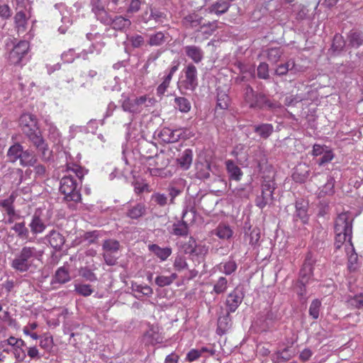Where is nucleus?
<instances>
[{"label":"nucleus","mask_w":363,"mask_h":363,"mask_svg":"<svg viewBox=\"0 0 363 363\" xmlns=\"http://www.w3.org/2000/svg\"><path fill=\"white\" fill-rule=\"evenodd\" d=\"M23 150V147L19 143H16L11 146L7 152L9 161L15 162L17 160H19Z\"/></svg>","instance_id":"37998d69"},{"label":"nucleus","mask_w":363,"mask_h":363,"mask_svg":"<svg viewBox=\"0 0 363 363\" xmlns=\"http://www.w3.org/2000/svg\"><path fill=\"white\" fill-rule=\"evenodd\" d=\"M348 258L347 267L350 272L356 271L359 267L358 256L354 251L352 244H350V247L346 248Z\"/></svg>","instance_id":"c756f323"},{"label":"nucleus","mask_w":363,"mask_h":363,"mask_svg":"<svg viewBox=\"0 0 363 363\" xmlns=\"http://www.w3.org/2000/svg\"><path fill=\"white\" fill-rule=\"evenodd\" d=\"M193 160V152L190 149H186L177 158V162L183 169H188Z\"/></svg>","instance_id":"f704fd0d"},{"label":"nucleus","mask_w":363,"mask_h":363,"mask_svg":"<svg viewBox=\"0 0 363 363\" xmlns=\"http://www.w3.org/2000/svg\"><path fill=\"white\" fill-rule=\"evenodd\" d=\"M230 7V3L226 1H218L206 9L209 13H215L218 16L225 13Z\"/></svg>","instance_id":"c9c22d12"},{"label":"nucleus","mask_w":363,"mask_h":363,"mask_svg":"<svg viewBox=\"0 0 363 363\" xmlns=\"http://www.w3.org/2000/svg\"><path fill=\"white\" fill-rule=\"evenodd\" d=\"M172 231L175 235H186L188 234V225L185 221H179L174 223Z\"/></svg>","instance_id":"5fc2aeb1"},{"label":"nucleus","mask_w":363,"mask_h":363,"mask_svg":"<svg viewBox=\"0 0 363 363\" xmlns=\"http://www.w3.org/2000/svg\"><path fill=\"white\" fill-rule=\"evenodd\" d=\"M153 99L147 96L128 97L122 95L121 106L124 111L132 114L140 113L146 107L151 106Z\"/></svg>","instance_id":"39448f33"},{"label":"nucleus","mask_w":363,"mask_h":363,"mask_svg":"<svg viewBox=\"0 0 363 363\" xmlns=\"http://www.w3.org/2000/svg\"><path fill=\"white\" fill-rule=\"evenodd\" d=\"M30 141L34 145L36 149L41 152L44 159H48L50 152L48 150V145L42 136L39 128L35 131H30L26 133Z\"/></svg>","instance_id":"ddd939ff"},{"label":"nucleus","mask_w":363,"mask_h":363,"mask_svg":"<svg viewBox=\"0 0 363 363\" xmlns=\"http://www.w3.org/2000/svg\"><path fill=\"white\" fill-rule=\"evenodd\" d=\"M214 350L212 348L208 347H201L196 349L191 350L186 354V359L188 362H194L197 360L199 357H206L208 355H213Z\"/></svg>","instance_id":"412c9836"},{"label":"nucleus","mask_w":363,"mask_h":363,"mask_svg":"<svg viewBox=\"0 0 363 363\" xmlns=\"http://www.w3.org/2000/svg\"><path fill=\"white\" fill-rule=\"evenodd\" d=\"M289 71H291L294 74L299 71L296 66L295 61L292 59L288 60L284 64L279 65L275 69V73L277 75L283 76L286 74Z\"/></svg>","instance_id":"473e14b6"},{"label":"nucleus","mask_w":363,"mask_h":363,"mask_svg":"<svg viewBox=\"0 0 363 363\" xmlns=\"http://www.w3.org/2000/svg\"><path fill=\"white\" fill-rule=\"evenodd\" d=\"M120 244L115 240H106L103 244L104 252H117L119 250Z\"/></svg>","instance_id":"052dcab7"},{"label":"nucleus","mask_w":363,"mask_h":363,"mask_svg":"<svg viewBox=\"0 0 363 363\" xmlns=\"http://www.w3.org/2000/svg\"><path fill=\"white\" fill-rule=\"evenodd\" d=\"M20 164L23 167L33 166L36 162L35 155L28 150L22 152V154L19 158Z\"/></svg>","instance_id":"c03bdc74"},{"label":"nucleus","mask_w":363,"mask_h":363,"mask_svg":"<svg viewBox=\"0 0 363 363\" xmlns=\"http://www.w3.org/2000/svg\"><path fill=\"white\" fill-rule=\"evenodd\" d=\"M254 130L262 138H268L274 131V127L270 123H262L260 125H255Z\"/></svg>","instance_id":"4c0bfd02"},{"label":"nucleus","mask_w":363,"mask_h":363,"mask_svg":"<svg viewBox=\"0 0 363 363\" xmlns=\"http://www.w3.org/2000/svg\"><path fill=\"white\" fill-rule=\"evenodd\" d=\"M184 72V79L179 81L178 86L182 90L193 91L198 85L197 69L193 64H189Z\"/></svg>","instance_id":"9b49d317"},{"label":"nucleus","mask_w":363,"mask_h":363,"mask_svg":"<svg viewBox=\"0 0 363 363\" xmlns=\"http://www.w3.org/2000/svg\"><path fill=\"white\" fill-rule=\"evenodd\" d=\"M67 171L73 172L75 176L80 180L84 177L85 174L84 169L76 164H68Z\"/></svg>","instance_id":"0e129e2a"},{"label":"nucleus","mask_w":363,"mask_h":363,"mask_svg":"<svg viewBox=\"0 0 363 363\" xmlns=\"http://www.w3.org/2000/svg\"><path fill=\"white\" fill-rule=\"evenodd\" d=\"M310 169L308 166L303 163L298 164L292 174L293 179L298 183H304L309 177Z\"/></svg>","instance_id":"b1692460"},{"label":"nucleus","mask_w":363,"mask_h":363,"mask_svg":"<svg viewBox=\"0 0 363 363\" xmlns=\"http://www.w3.org/2000/svg\"><path fill=\"white\" fill-rule=\"evenodd\" d=\"M55 7L60 11L62 23V25L59 27L58 30L60 33L64 34L72 23L70 12L64 4H57Z\"/></svg>","instance_id":"a211bd4d"},{"label":"nucleus","mask_w":363,"mask_h":363,"mask_svg":"<svg viewBox=\"0 0 363 363\" xmlns=\"http://www.w3.org/2000/svg\"><path fill=\"white\" fill-rule=\"evenodd\" d=\"M38 340H40L39 344L42 349L45 350V351H50L52 348L53 339L52 335H50L49 333H45L42 335H40Z\"/></svg>","instance_id":"de8ad7c7"},{"label":"nucleus","mask_w":363,"mask_h":363,"mask_svg":"<svg viewBox=\"0 0 363 363\" xmlns=\"http://www.w3.org/2000/svg\"><path fill=\"white\" fill-rule=\"evenodd\" d=\"M74 291H76V293L83 296H89L94 291V290L91 289V286L89 284L80 283L74 284Z\"/></svg>","instance_id":"6e6d98bb"},{"label":"nucleus","mask_w":363,"mask_h":363,"mask_svg":"<svg viewBox=\"0 0 363 363\" xmlns=\"http://www.w3.org/2000/svg\"><path fill=\"white\" fill-rule=\"evenodd\" d=\"M296 217L301 219L303 223H306L308 220V203L303 200H298L296 201Z\"/></svg>","instance_id":"7c9ffc66"},{"label":"nucleus","mask_w":363,"mask_h":363,"mask_svg":"<svg viewBox=\"0 0 363 363\" xmlns=\"http://www.w3.org/2000/svg\"><path fill=\"white\" fill-rule=\"evenodd\" d=\"M50 246L55 250H60L65 243L64 236L55 230H51L46 236Z\"/></svg>","instance_id":"bb28decb"},{"label":"nucleus","mask_w":363,"mask_h":363,"mask_svg":"<svg viewBox=\"0 0 363 363\" xmlns=\"http://www.w3.org/2000/svg\"><path fill=\"white\" fill-rule=\"evenodd\" d=\"M11 355L6 340L0 341V363H12L9 361Z\"/></svg>","instance_id":"a18cd8bd"},{"label":"nucleus","mask_w":363,"mask_h":363,"mask_svg":"<svg viewBox=\"0 0 363 363\" xmlns=\"http://www.w3.org/2000/svg\"><path fill=\"white\" fill-rule=\"evenodd\" d=\"M104 46V43L101 42H96L93 43L87 50H83L81 52L76 53L74 49H69L62 54V60L64 62L72 63L75 58H82L88 60L89 55L96 53L99 54Z\"/></svg>","instance_id":"0eeeda50"},{"label":"nucleus","mask_w":363,"mask_h":363,"mask_svg":"<svg viewBox=\"0 0 363 363\" xmlns=\"http://www.w3.org/2000/svg\"><path fill=\"white\" fill-rule=\"evenodd\" d=\"M335 245L337 249H340L341 246L345 244V247H349L352 244V219L347 213H342L338 215L335 223Z\"/></svg>","instance_id":"f03ea898"},{"label":"nucleus","mask_w":363,"mask_h":363,"mask_svg":"<svg viewBox=\"0 0 363 363\" xmlns=\"http://www.w3.org/2000/svg\"><path fill=\"white\" fill-rule=\"evenodd\" d=\"M350 305L360 308L363 307V294H359L347 300Z\"/></svg>","instance_id":"774afa93"},{"label":"nucleus","mask_w":363,"mask_h":363,"mask_svg":"<svg viewBox=\"0 0 363 363\" xmlns=\"http://www.w3.org/2000/svg\"><path fill=\"white\" fill-rule=\"evenodd\" d=\"M202 18L198 14L191 13L184 18V24L186 26L196 28L201 23Z\"/></svg>","instance_id":"09e8293b"},{"label":"nucleus","mask_w":363,"mask_h":363,"mask_svg":"<svg viewBox=\"0 0 363 363\" xmlns=\"http://www.w3.org/2000/svg\"><path fill=\"white\" fill-rule=\"evenodd\" d=\"M44 252L34 245L22 246L11 259L10 266L17 273L33 272L43 259Z\"/></svg>","instance_id":"f257e3e1"},{"label":"nucleus","mask_w":363,"mask_h":363,"mask_svg":"<svg viewBox=\"0 0 363 363\" xmlns=\"http://www.w3.org/2000/svg\"><path fill=\"white\" fill-rule=\"evenodd\" d=\"M79 275L85 280L89 281H95L97 279L96 274L89 269L86 267L81 268L79 270Z\"/></svg>","instance_id":"69168bd1"},{"label":"nucleus","mask_w":363,"mask_h":363,"mask_svg":"<svg viewBox=\"0 0 363 363\" xmlns=\"http://www.w3.org/2000/svg\"><path fill=\"white\" fill-rule=\"evenodd\" d=\"M167 35L162 31H158L149 35L148 44L150 46H160L167 40Z\"/></svg>","instance_id":"58836bf2"},{"label":"nucleus","mask_w":363,"mask_h":363,"mask_svg":"<svg viewBox=\"0 0 363 363\" xmlns=\"http://www.w3.org/2000/svg\"><path fill=\"white\" fill-rule=\"evenodd\" d=\"M145 212V206L143 203H138L131 208L128 212V216L133 219H137Z\"/></svg>","instance_id":"3c124183"},{"label":"nucleus","mask_w":363,"mask_h":363,"mask_svg":"<svg viewBox=\"0 0 363 363\" xmlns=\"http://www.w3.org/2000/svg\"><path fill=\"white\" fill-rule=\"evenodd\" d=\"M244 99L251 108L272 110L279 107L277 103L269 100L263 94L256 93L250 86L245 89Z\"/></svg>","instance_id":"7ed1b4c3"},{"label":"nucleus","mask_w":363,"mask_h":363,"mask_svg":"<svg viewBox=\"0 0 363 363\" xmlns=\"http://www.w3.org/2000/svg\"><path fill=\"white\" fill-rule=\"evenodd\" d=\"M16 199V195L13 192L8 198L0 200L1 222L11 225L22 218L20 211L15 208L14 202Z\"/></svg>","instance_id":"20e7f679"},{"label":"nucleus","mask_w":363,"mask_h":363,"mask_svg":"<svg viewBox=\"0 0 363 363\" xmlns=\"http://www.w3.org/2000/svg\"><path fill=\"white\" fill-rule=\"evenodd\" d=\"M173 267L177 272L188 269V264L185 257L183 255H177L174 259Z\"/></svg>","instance_id":"bf43d9fd"},{"label":"nucleus","mask_w":363,"mask_h":363,"mask_svg":"<svg viewBox=\"0 0 363 363\" xmlns=\"http://www.w3.org/2000/svg\"><path fill=\"white\" fill-rule=\"evenodd\" d=\"M77 179L72 175L64 176L60 180V191L67 201L79 202L82 197Z\"/></svg>","instance_id":"423d86ee"},{"label":"nucleus","mask_w":363,"mask_h":363,"mask_svg":"<svg viewBox=\"0 0 363 363\" xmlns=\"http://www.w3.org/2000/svg\"><path fill=\"white\" fill-rule=\"evenodd\" d=\"M38 327V324L36 322H28L26 325L23 328V333L25 335L29 336L34 340H38L40 335H38L34 330Z\"/></svg>","instance_id":"49530a36"},{"label":"nucleus","mask_w":363,"mask_h":363,"mask_svg":"<svg viewBox=\"0 0 363 363\" xmlns=\"http://www.w3.org/2000/svg\"><path fill=\"white\" fill-rule=\"evenodd\" d=\"M93 10L96 11L95 12L96 15L101 16V21H103L106 24H111L113 28L115 30H125L126 28H128L131 24L130 21L127 18H124L122 16H116L113 19L111 18V17L108 16L106 12L99 6L94 7Z\"/></svg>","instance_id":"9d476101"},{"label":"nucleus","mask_w":363,"mask_h":363,"mask_svg":"<svg viewBox=\"0 0 363 363\" xmlns=\"http://www.w3.org/2000/svg\"><path fill=\"white\" fill-rule=\"evenodd\" d=\"M350 45L353 48H359L363 43V35L359 32H350L348 35Z\"/></svg>","instance_id":"864d4df0"},{"label":"nucleus","mask_w":363,"mask_h":363,"mask_svg":"<svg viewBox=\"0 0 363 363\" xmlns=\"http://www.w3.org/2000/svg\"><path fill=\"white\" fill-rule=\"evenodd\" d=\"M28 226L31 233L34 235L43 233L46 228V225L45 224L43 219L36 214L32 216Z\"/></svg>","instance_id":"cd10ccee"},{"label":"nucleus","mask_w":363,"mask_h":363,"mask_svg":"<svg viewBox=\"0 0 363 363\" xmlns=\"http://www.w3.org/2000/svg\"><path fill=\"white\" fill-rule=\"evenodd\" d=\"M184 49L186 56L194 62L198 64L203 59L204 53L200 47L196 45H186Z\"/></svg>","instance_id":"393cba45"},{"label":"nucleus","mask_w":363,"mask_h":363,"mask_svg":"<svg viewBox=\"0 0 363 363\" xmlns=\"http://www.w3.org/2000/svg\"><path fill=\"white\" fill-rule=\"evenodd\" d=\"M225 164L230 178L235 181H240L242 176L241 169L232 160H227Z\"/></svg>","instance_id":"e433bc0d"},{"label":"nucleus","mask_w":363,"mask_h":363,"mask_svg":"<svg viewBox=\"0 0 363 363\" xmlns=\"http://www.w3.org/2000/svg\"><path fill=\"white\" fill-rule=\"evenodd\" d=\"M20 125L23 132L26 134L38 129V121L35 116L31 113H23L19 119Z\"/></svg>","instance_id":"4468645a"},{"label":"nucleus","mask_w":363,"mask_h":363,"mask_svg":"<svg viewBox=\"0 0 363 363\" xmlns=\"http://www.w3.org/2000/svg\"><path fill=\"white\" fill-rule=\"evenodd\" d=\"M238 268L235 261L230 259L228 261L220 262L216 265V269L221 273L225 275H230L234 273Z\"/></svg>","instance_id":"72a5a7b5"},{"label":"nucleus","mask_w":363,"mask_h":363,"mask_svg":"<svg viewBox=\"0 0 363 363\" xmlns=\"http://www.w3.org/2000/svg\"><path fill=\"white\" fill-rule=\"evenodd\" d=\"M283 51L279 48H272L267 51V59L273 64L277 63L280 60Z\"/></svg>","instance_id":"8fccbe9b"},{"label":"nucleus","mask_w":363,"mask_h":363,"mask_svg":"<svg viewBox=\"0 0 363 363\" xmlns=\"http://www.w3.org/2000/svg\"><path fill=\"white\" fill-rule=\"evenodd\" d=\"M173 106L177 110L183 113L189 112L191 108L190 101L183 96L174 97Z\"/></svg>","instance_id":"2f4dec72"},{"label":"nucleus","mask_w":363,"mask_h":363,"mask_svg":"<svg viewBox=\"0 0 363 363\" xmlns=\"http://www.w3.org/2000/svg\"><path fill=\"white\" fill-rule=\"evenodd\" d=\"M228 289V280L224 277H220L213 286V292L216 294L224 293Z\"/></svg>","instance_id":"13d9d810"},{"label":"nucleus","mask_w":363,"mask_h":363,"mask_svg":"<svg viewBox=\"0 0 363 363\" xmlns=\"http://www.w3.org/2000/svg\"><path fill=\"white\" fill-rule=\"evenodd\" d=\"M243 299V295L238 289L233 290L230 293L226 299V306L229 312L233 313L236 311Z\"/></svg>","instance_id":"6ab92c4d"},{"label":"nucleus","mask_w":363,"mask_h":363,"mask_svg":"<svg viewBox=\"0 0 363 363\" xmlns=\"http://www.w3.org/2000/svg\"><path fill=\"white\" fill-rule=\"evenodd\" d=\"M184 134L182 129L172 130L169 128H162L158 134L162 141L166 143H172L177 142Z\"/></svg>","instance_id":"2eb2a0df"},{"label":"nucleus","mask_w":363,"mask_h":363,"mask_svg":"<svg viewBox=\"0 0 363 363\" xmlns=\"http://www.w3.org/2000/svg\"><path fill=\"white\" fill-rule=\"evenodd\" d=\"M177 278L176 273H172L169 276L160 274L156 277L155 281L159 287H164L171 285Z\"/></svg>","instance_id":"79ce46f5"},{"label":"nucleus","mask_w":363,"mask_h":363,"mask_svg":"<svg viewBox=\"0 0 363 363\" xmlns=\"http://www.w3.org/2000/svg\"><path fill=\"white\" fill-rule=\"evenodd\" d=\"M230 104V98L225 93L218 92L217 96V108L222 110L228 109Z\"/></svg>","instance_id":"4d7b16f0"},{"label":"nucleus","mask_w":363,"mask_h":363,"mask_svg":"<svg viewBox=\"0 0 363 363\" xmlns=\"http://www.w3.org/2000/svg\"><path fill=\"white\" fill-rule=\"evenodd\" d=\"M179 62L178 60L173 61L170 68L165 72L166 74L163 77V81L170 84L173 75L179 69Z\"/></svg>","instance_id":"680f3d73"},{"label":"nucleus","mask_w":363,"mask_h":363,"mask_svg":"<svg viewBox=\"0 0 363 363\" xmlns=\"http://www.w3.org/2000/svg\"><path fill=\"white\" fill-rule=\"evenodd\" d=\"M321 303L319 300L315 299L312 301L309 307V314L314 319H317L319 316V311Z\"/></svg>","instance_id":"e2e57ef3"},{"label":"nucleus","mask_w":363,"mask_h":363,"mask_svg":"<svg viewBox=\"0 0 363 363\" xmlns=\"http://www.w3.org/2000/svg\"><path fill=\"white\" fill-rule=\"evenodd\" d=\"M276 184L273 180H264L262 184V192L255 199L256 206L263 209L266 206L272 205L274 201V191Z\"/></svg>","instance_id":"6e6552de"},{"label":"nucleus","mask_w":363,"mask_h":363,"mask_svg":"<svg viewBox=\"0 0 363 363\" xmlns=\"http://www.w3.org/2000/svg\"><path fill=\"white\" fill-rule=\"evenodd\" d=\"M6 340L11 355L13 354L17 362L23 361L26 357L25 342L22 339L13 336L9 337Z\"/></svg>","instance_id":"f8f14e48"},{"label":"nucleus","mask_w":363,"mask_h":363,"mask_svg":"<svg viewBox=\"0 0 363 363\" xmlns=\"http://www.w3.org/2000/svg\"><path fill=\"white\" fill-rule=\"evenodd\" d=\"M45 123L49 140L55 145H60L62 143V136L57 125L48 119L45 121Z\"/></svg>","instance_id":"f3484780"},{"label":"nucleus","mask_w":363,"mask_h":363,"mask_svg":"<svg viewBox=\"0 0 363 363\" xmlns=\"http://www.w3.org/2000/svg\"><path fill=\"white\" fill-rule=\"evenodd\" d=\"M216 235L220 239H229L233 235L232 229L226 225H219L216 229Z\"/></svg>","instance_id":"603ef678"},{"label":"nucleus","mask_w":363,"mask_h":363,"mask_svg":"<svg viewBox=\"0 0 363 363\" xmlns=\"http://www.w3.org/2000/svg\"><path fill=\"white\" fill-rule=\"evenodd\" d=\"M313 264V260L309 257V255H308L299 274V281L303 286L309 282L312 277Z\"/></svg>","instance_id":"dca6fc26"},{"label":"nucleus","mask_w":363,"mask_h":363,"mask_svg":"<svg viewBox=\"0 0 363 363\" xmlns=\"http://www.w3.org/2000/svg\"><path fill=\"white\" fill-rule=\"evenodd\" d=\"M145 340L147 343L155 345L162 342V337L160 334V328L157 325H149L148 329L144 335Z\"/></svg>","instance_id":"4be33fe9"},{"label":"nucleus","mask_w":363,"mask_h":363,"mask_svg":"<svg viewBox=\"0 0 363 363\" xmlns=\"http://www.w3.org/2000/svg\"><path fill=\"white\" fill-rule=\"evenodd\" d=\"M55 282L65 284L70 279V275L68 269L65 267H61L57 269L55 274Z\"/></svg>","instance_id":"a19ab883"},{"label":"nucleus","mask_w":363,"mask_h":363,"mask_svg":"<svg viewBox=\"0 0 363 363\" xmlns=\"http://www.w3.org/2000/svg\"><path fill=\"white\" fill-rule=\"evenodd\" d=\"M11 228V230L14 231L16 236L21 240H28L30 231L26 225L24 220L21 222L15 221Z\"/></svg>","instance_id":"c85d7f7f"},{"label":"nucleus","mask_w":363,"mask_h":363,"mask_svg":"<svg viewBox=\"0 0 363 363\" xmlns=\"http://www.w3.org/2000/svg\"><path fill=\"white\" fill-rule=\"evenodd\" d=\"M151 201L160 206H164L167 204L168 198L164 194L155 193L151 196Z\"/></svg>","instance_id":"338daca9"},{"label":"nucleus","mask_w":363,"mask_h":363,"mask_svg":"<svg viewBox=\"0 0 363 363\" xmlns=\"http://www.w3.org/2000/svg\"><path fill=\"white\" fill-rule=\"evenodd\" d=\"M247 148L244 145H237L232 151V155L234 156L236 160L242 166L247 165L248 154Z\"/></svg>","instance_id":"a878e982"},{"label":"nucleus","mask_w":363,"mask_h":363,"mask_svg":"<svg viewBox=\"0 0 363 363\" xmlns=\"http://www.w3.org/2000/svg\"><path fill=\"white\" fill-rule=\"evenodd\" d=\"M150 252L154 254L161 262H164L172 255V250L170 247H161L156 244L148 245Z\"/></svg>","instance_id":"5701e85b"},{"label":"nucleus","mask_w":363,"mask_h":363,"mask_svg":"<svg viewBox=\"0 0 363 363\" xmlns=\"http://www.w3.org/2000/svg\"><path fill=\"white\" fill-rule=\"evenodd\" d=\"M15 23L18 33H23L26 30L27 18L26 13L22 11H18L14 17Z\"/></svg>","instance_id":"ea45409f"},{"label":"nucleus","mask_w":363,"mask_h":363,"mask_svg":"<svg viewBox=\"0 0 363 363\" xmlns=\"http://www.w3.org/2000/svg\"><path fill=\"white\" fill-rule=\"evenodd\" d=\"M335 180L334 177L331 175H328L325 184L318 188L317 196L321 199L325 196H333L335 194Z\"/></svg>","instance_id":"aec40b11"},{"label":"nucleus","mask_w":363,"mask_h":363,"mask_svg":"<svg viewBox=\"0 0 363 363\" xmlns=\"http://www.w3.org/2000/svg\"><path fill=\"white\" fill-rule=\"evenodd\" d=\"M29 48L28 43L26 40H21L17 43L8 55V62L10 65L22 67L23 58L28 52Z\"/></svg>","instance_id":"1a4fd4ad"}]
</instances>
